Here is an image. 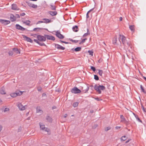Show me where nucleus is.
Here are the masks:
<instances>
[{
	"mask_svg": "<svg viewBox=\"0 0 146 146\" xmlns=\"http://www.w3.org/2000/svg\"><path fill=\"white\" fill-rule=\"evenodd\" d=\"M119 40H121L124 46V48L125 50L127 49L129 52H130L131 49V42L129 38L127 39L123 35H119Z\"/></svg>",
	"mask_w": 146,
	"mask_h": 146,
	"instance_id": "f257e3e1",
	"label": "nucleus"
},
{
	"mask_svg": "<svg viewBox=\"0 0 146 146\" xmlns=\"http://www.w3.org/2000/svg\"><path fill=\"white\" fill-rule=\"evenodd\" d=\"M37 39H34V41L35 42L39 44L40 46H46V45L43 42H43L46 41V37L44 36L39 35L36 36Z\"/></svg>",
	"mask_w": 146,
	"mask_h": 146,
	"instance_id": "f03ea898",
	"label": "nucleus"
},
{
	"mask_svg": "<svg viewBox=\"0 0 146 146\" xmlns=\"http://www.w3.org/2000/svg\"><path fill=\"white\" fill-rule=\"evenodd\" d=\"M94 88L98 94H100L102 92L101 90H104L105 89V87L104 86L98 84L95 85Z\"/></svg>",
	"mask_w": 146,
	"mask_h": 146,
	"instance_id": "7ed1b4c3",
	"label": "nucleus"
},
{
	"mask_svg": "<svg viewBox=\"0 0 146 146\" xmlns=\"http://www.w3.org/2000/svg\"><path fill=\"white\" fill-rule=\"evenodd\" d=\"M39 125L40 126V128L42 130H44L45 131L48 132L49 131V129L47 127H45V125L41 123H39Z\"/></svg>",
	"mask_w": 146,
	"mask_h": 146,
	"instance_id": "20e7f679",
	"label": "nucleus"
},
{
	"mask_svg": "<svg viewBox=\"0 0 146 146\" xmlns=\"http://www.w3.org/2000/svg\"><path fill=\"white\" fill-rule=\"evenodd\" d=\"M17 106L19 110L21 111H23L25 110L26 108V107H27L26 106H23L20 103H17Z\"/></svg>",
	"mask_w": 146,
	"mask_h": 146,
	"instance_id": "39448f33",
	"label": "nucleus"
},
{
	"mask_svg": "<svg viewBox=\"0 0 146 146\" xmlns=\"http://www.w3.org/2000/svg\"><path fill=\"white\" fill-rule=\"evenodd\" d=\"M120 118L121 119L120 121V122L125 123L126 125H129V123L128 121L126 120L123 115H120Z\"/></svg>",
	"mask_w": 146,
	"mask_h": 146,
	"instance_id": "423d86ee",
	"label": "nucleus"
},
{
	"mask_svg": "<svg viewBox=\"0 0 146 146\" xmlns=\"http://www.w3.org/2000/svg\"><path fill=\"white\" fill-rule=\"evenodd\" d=\"M71 92L74 94H78L81 92V90L76 87H74L72 89Z\"/></svg>",
	"mask_w": 146,
	"mask_h": 146,
	"instance_id": "0eeeda50",
	"label": "nucleus"
},
{
	"mask_svg": "<svg viewBox=\"0 0 146 146\" xmlns=\"http://www.w3.org/2000/svg\"><path fill=\"white\" fill-rule=\"evenodd\" d=\"M0 23L4 25H6L9 24L10 21L6 20L0 19Z\"/></svg>",
	"mask_w": 146,
	"mask_h": 146,
	"instance_id": "6e6552de",
	"label": "nucleus"
},
{
	"mask_svg": "<svg viewBox=\"0 0 146 146\" xmlns=\"http://www.w3.org/2000/svg\"><path fill=\"white\" fill-rule=\"evenodd\" d=\"M23 92L19 91L18 92L16 93H12L11 94V96L12 97L14 98L16 97L17 96H20L21 95L23 94Z\"/></svg>",
	"mask_w": 146,
	"mask_h": 146,
	"instance_id": "1a4fd4ad",
	"label": "nucleus"
},
{
	"mask_svg": "<svg viewBox=\"0 0 146 146\" xmlns=\"http://www.w3.org/2000/svg\"><path fill=\"white\" fill-rule=\"evenodd\" d=\"M56 35L57 37L60 39H62L64 37L63 35L61 34L58 31H56Z\"/></svg>",
	"mask_w": 146,
	"mask_h": 146,
	"instance_id": "9d476101",
	"label": "nucleus"
},
{
	"mask_svg": "<svg viewBox=\"0 0 146 146\" xmlns=\"http://www.w3.org/2000/svg\"><path fill=\"white\" fill-rule=\"evenodd\" d=\"M44 36L46 37V39L47 38L48 40H55V38L53 36L46 34L44 35Z\"/></svg>",
	"mask_w": 146,
	"mask_h": 146,
	"instance_id": "9b49d317",
	"label": "nucleus"
},
{
	"mask_svg": "<svg viewBox=\"0 0 146 146\" xmlns=\"http://www.w3.org/2000/svg\"><path fill=\"white\" fill-rule=\"evenodd\" d=\"M22 36L23 38L25 40L31 43H33V40L31 38L24 35H23Z\"/></svg>",
	"mask_w": 146,
	"mask_h": 146,
	"instance_id": "f8f14e48",
	"label": "nucleus"
},
{
	"mask_svg": "<svg viewBox=\"0 0 146 146\" xmlns=\"http://www.w3.org/2000/svg\"><path fill=\"white\" fill-rule=\"evenodd\" d=\"M55 47L59 50H64L65 49V48L58 44H55Z\"/></svg>",
	"mask_w": 146,
	"mask_h": 146,
	"instance_id": "ddd939ff",
	"label": "nucleus"
},
{
	"mask_svg": "<svg viewBox=\"0 0 146 146\" xmlns=\"http://www.w3.org/2000/svg\"><path fill=\"white\" fill-rule=\"evenodd\" d=\"M15 27L18 30H21L22 31H24L25 30V28L23 27H22V26L18 24L16 25Z\"/></svg>",
	"mask_w": 146,
	"mask_h": 146,
	"instance_id": "4468645a",
	"label": "nucleus"
},
{
	"mask_svg": "<svg viewBox=\"0 0 146 146\" xmlns=\"http://www.w3.org/2000/svg\"><path fill=\"white\" fill-rule=\"evenodd\" d=\"M0 92L1 94H5L6 93L5 91V88L3 86L1 88L0 90Z\"/></svg>",
	"mask_w": 146,
	"mask_h": 146,
	"instance_id": "2eb2a0df",
	"label": "nucleus"
},
{
	"mask_svg": "<svg viewBox=\"0 0 146 146\" xmlns=\"http://www.w3.org/2000/svg\"><path fill=\"white\" fill-rule=\"evenodd\" d=\"M36 112L38 113L42 114L43 113V111L40 109V106H38L36 108Z\"/></svg>",
	"mask_w": 146,
	"mask_h": 146,
	"instance_id": "dca6fc26",
	"label": "nucleus"
},
{
	"mask_svg": "<svg viewBox=\"0 0 146 146\" xmlns=\"http://www.w3.org/2000/svg\"><path fill=\"white\" fill-rule=\"evenodd\" d=\"M12 9L14 10H19V8L17 7L16 5L13 4L12 5Z\"/></svg>",
	"mask_w": 146,
	"mask_h": 146,
	"instance_id": "f3484780",
	"label": "nucleus"
},
{
	"mask_svg": "<svg viewBox=\"0 0 146 146\" xmlns=\"http://www.w3.org/2000/svg\"><path fill=\"white\" fill-rule=\"evenodd\" d=\"M42 19L44 21H43V23H50L51 22L50 20H49L48 19L44 18Z\"/></svg>",
	"mask_w": 146,
	"mask_h": 146,
	"instance_id": "a211bd4d",
	"label": "nucleus"
},
{
	"mask_svg": "<svg viewBox=\"0 0 146 146\" xmlns=\"http://www.w3.org/2000/svg\"><path fill=\"white\" fill-rule=\"evenodd\" d=\"M13 53H16V54H20V52L18 49L16 48L13 49Z\"/></svg>",
	"mask_w": 146,
	"mask_h": 146,
	"instance_id": "6ab92c4d",
	"label": "nucleus"
},
{
	"mask_svg": "<svg viewBox=\"0 0 146 146\" xmlns=\"http://www.w3.org/2000/svg\"><path fill=\"white\" fill-rule=\"evenodd\" d=\"M10 19L12 22L15 21L16 20V17L13 15H11L10 17Z\"/></svg>",
	"mask_w": 146,
	"mask_h": 146,
	"instance_id": "aec40b11",
	"label": "nucleus"
},
{
	"mask_svg": "<svg viewBox=\"0 0 146 146\" xmlns=\"http://www.w3.org/2000/svg\"><path fill=\"white\" fill-rule=\"evenodd\" d=\"M48 13L49 14H50L51 15L54 16L56 15L57 14V12L56 11H49L48 12Z\"/></svg>",
	"mask_w": 146,
	"mask_h": 146,
	"instance_id": "412c9836",
	"label": "nucleus"
},
{
	"mask_svg": "<svg viewBox=\"0 0 146 146\" xmlns=\"http://www.w3.org/2000/svg\"><path fill=\"white\" fill-rule=\"evenodd\" d=\"M73 30L75 32H77L78 31V27L77 25H75L72 27Z\"/></svg>",
	"mask_w": 146,
	"mask_h": 146,
	"instance_id": "4be33fe9",
	"label": "nucleus"
},
{
	"mask_svg": "<svg viewBox=\"0 0 146 146\" xmlns=\"http://www.w3.org/2000/svg\"><path fill=\"white\" fill-rule=\"evenodd\" d=\"M28 5H29V7H32L33 8H36L38 7L37 5H35L33 4L30 3V4H29Z\"/></svg>",
	"mask_w": 146,
	"mask_h": 146,
	"instance_id": "5701e85b",
	"label": "nucleus"
},
{
	"mask_svg": "<svg viewBox=\"0 0 146 146\" xmlns=\"http://www.w3.org/2000/svg\"><path fill=\"white\" fill-rule=\"evenodd\" d=\"M46 119L48 121L50 122H51L52 121V118L49 116H46Z\"/></svg>",
	"mask_w": 146,
	"mask_h": 146,
	"instance_id": "b1692460",
	"label": "nucleus"
},
{
	"mask_svg": "<svg viewBox=\"0 0 146 146\" xmlns=\"http://www.w3.org/2000/svg\"><path fill=\"white\" fill-rule=\"evenodd\" d=\"M43 29L40 28H36L33 29V31L36 32H38L40 30Z\"/></svg>",
	"mask_w": 146,
	"mask_h": 146,
	"instance_id": "393cba45",
	"label": "nucleus"
},
{
	"mask_svg": "<svg viewBox=\"0 0 146 146\" xmlns=\"http://www.w3.org/2000/svg\"><path fill=\"white\" fill-rule=\"evenodd\" d=\"M134 115L135 116V118H136V119L137 120V121L141 123H142V121L139 118V117L137 115H136L135 113H133Z\"/></svg>",
	"mask_w": 146,
	"mask_h": 146,
	"instance_id": "a878e982",
	"label": "nucleus"
},
{
	"mask_svg": "<svg viewBox=\"0 0 146 146\" xmlns=\"http://www.w3.org/2000/svg\"><path fill=\"white\" fill-rule=\"evenodd\" d=\"M23 23H24L26 25L28 26L30 25V23H31V21L29 20H26L24 21H23Z\"/></svg>",
	"mask_w": 146,
	"mask_h": 146,
	"instance_id": "bb28decb",
	"label": "nucleus"
},
{
	"mask_svg": "<svg viewBox=\"0 0 146 146\" xmlns=\"http://www.w3.org/2000/svg\"><path fill=\"white\" fill-rule=\"evenodd\" d=\"M50 8L52 10H55L56 9V6L52 4L50 5Z\"/></svg>",
	"mask_w": 146,
	"mask_h": 146,
	"instance_id": "cd10ccee",
	"label": "nucleus"
},
{
	"mask_svg": "<svg viewBox=\"0 0 146 146\" xmlns=\"http://www.w3.org/2000/svg\"><path fill=\"white\" fill-rule=\"evenodd\" d=\"M129 28L132 31L134 32L135 31L134 26V25H131L129 26Z\"/></svg>",
	"mask_w": 146,
	"mask_h": 146,
	"instance_id": "c85d7f7f",
	"label": "nucleus"
},
{
	"mask_svg": "<svg viewBox=\"0 0 146 146\" xmlns=\"http://www.w3.org/2000/svg\"><path fill=\"white\" fill-rule=\"evenodd\" d=\"M81 47H77L75 48L74 50L76 52H78L81 50Z\"/></svg>",
	"mask_w": 146,
	"mask_h": 146,
	"instance_id": "c756f323",
	"label": "nucleus"
},
{
	"mask_svg": "<svg viewBox=\"0 0 146 146\" xmlns=\"http://www.w3.org/2000/svg\"><path fill=\"white\" fill-rule=\"evenodd\" d=\"M127 137L126 136H123L121 138V141H124L125 140L127 139Z\"/></svg>",
	"mask_w": 146,
	"mask_h": 146,
	"instance_id": "7c9ffc66",
	"label": "nucleus"
},
{
	"mask_svg": "<svg viewBox=\"0 0 146 146\" xmlns=\"http://www.w3.org/2000/svg\"><path fill=\"white\" fill-rule=\"evenodd\" d=\"M117 42V38L116 37H115L113 40V43L114 44L116 43Z\"/></svg>",
	"mask_w": 146,
	"mask_h": 146,
	"instance_id": "2f4dec72",
	"label": "nucleus"
},
{
	"mask_svg": "<svg viewBox=\"0 0 146 146\" xmlns=\"http://www.w3.org/2000/svg\"><path fill=\"white\" fill-rule=\"evenodd\" d=\"M78 104V102H74L73 104V106L74 107H76Z\"/></svg>",
	"mask_w": 146,
	"mask_h": 146,
	"instance_id": "473e14b6",
	"label": "nucleus"
},
{
	"mask_svg": "<svg viewBox=\"0 0 146 146\" xmlns=\"http://www.w3.org/2000/svg\"><path fill=\"white\" fill-rule=\"evenodd\" d=\"M140 88H141V89L142 90V92L144 93H146V92L145 90H144L143 87V86H142V85H141L140 86Z\"/></svg>",
	"mask_w": 146,
	"mask_h": 146,
	"instance_id": "72a5a7b5",
	"label": "nucleus"
},
{
	"mask_svg": "<svg viewBox=\"0 0 146 146\" xmlns=\"http://www.w3.org/2000/svg\"><path fill=\"white\" fill-rule=\"evenodd\" d=\"M13 50H10L8 52V54L10 56H12L13 54Z\"/></svg>",
	"mask_w": 146,
	"mask_h": 146,
	"instance_id": "f704fd0d",
	"label": "nucleus"
},
{
	"mask_svg": "<svg viewBox=\"0 0 146 146\" xmlns=\"http://www.w3.org/2000/svg\"><path fill=\"white\" fill-rule=\"evenodd\" d=\"M69 39L70 41H71L72 42L75 43H77L78 41V40H72V39Z\"/></svg>",
	"mask_w": 146,
	"mask_h": 146,
	"instance_id": "c9c22d12",
	"label": "nucleus"
},
{
	"mask_svg": "<svg viewBox=\"0 0 146 146\" xmlns=\"http://www.w3.org/2000/svg\"><path fill=\"white\" fill-rule=\"evenodd\" d=\"M141 108L142 109L143 111L145 112H146V109L144 107L142 104H141Z\"/></svg>",
	"mask_w": 146,
	"mask_h": 146,
	"instance_id": "e433bc0d",
	"label": "nucleus"
},
{
	"mask_svg": "<svg viewBox=\"0 0 146 146\" xmlns=\"http://www.w3.org/2000/svg\"><path fill=\"white\" fill-rule=\"evenodd\" d=\"M94 79L96 80H99V77H98V76L97 75H94Z\"/></svg>",
	"mask_w": 146,
	"mask_h": 146,
	"instance_id": "4c0bfd02",
	"label": "nucleus"
},
{
	"mask_svg": "<svg viewBox=\"0 0 146 146\" xmlns=\"http://www.w3.org/2000/svg\"><path fill=\"white\" fill-rule=\"evenodd\" d=\"M98 71V73H103L104 72L103 70L99 69H96V72H97Z\"/></svg>",
	"mask_w": 146,
	"mask_h": 146,
	"instance_id": "58836bf2",
	"label": "nucleus"
},
{
	"mask_svg": "<svg viewBox=\"0 0 146 146\" xmlns=\"http://www.w3.org/2000/svg\"><path fill=\"white\" fill-rule=\"evenodd\" d=\"M88 52L89 53V54L91 56H93V52L91 50H89L88 51Z\"/></svg>",
	"mask_w": 146,
	"mask_h": 146,
	"instance_id": "ea45409f",
	"label": "nucleus"
},
{
	"mask_svg": "<svg viewBox=\"0 0 146 146\" xmlns=\"http://www.w3.org/2000/svg\"><path fill=\"white\" fill-rule=\"evenodd\" d=\"M91 69H92L94 72H95L96 70V68L95 67H94L91 66Z\"/></svg>",
	"mask_w": 146,
	"mask_h": 146,
	"instance_id": "a19ab883",
	"label": "nucleus"
},
{
	"mask_svg": "<svg viewBox=\"0 0 146 146\" xmlns=\"http://www.w3.org/2000/svg\"><path fill=\"white\" fill-rule=\"evenodd\" d=\"M111 129V128L110 127H108L105 129V130L106 131H107Z\"/></svg>",
	"mask_w": 146,
	"mask_h": 146,
	"instance_id": "79ce46f5",
	"label": "nucleus"
},
{
	"mask_svg": "<svg viewBox=\"0 0 146 146\" xmlns=\"http://www.w3.org/2000/svg\"><path fill=\"white\" fill-rule=\"evenodd\" d=\"M89 87H87L86 89V90H85V91H84V93H86L87 92L89 89Z\"/></svg>",
	"mask_w": 146,
	"mask_h": 146,
	"instance_id": "37998d69",
	"label": "nucleus"
},
{
	"mask_svg": "<svg viewBox=\"0 0 146 146\" xmlns=\"http://www.w3.org/2000/svg\"><path fill=\"white\" fill-rule=\"evenodd\" d=\"M43 23V21H38L36 23V24H38L40 23Z\"/></svg>",
	"mask_w": 146,
	"mask_h": 146,
	"instance_id": "c03bdc74",
	"label": "nucleus"
},
{
	"mask_svg": "<svg viewBox=\"0 0 146 146\" xmlns=\"http://www.w3.org/2000/svg\"><path fill=\"white\" fill-rule=\"evenodd\" d=\"M87 40V38H85L83 39L82 40V41H81L83 43L85 42V40Z\"/></svg>",
	"mask_w": 146,
	"mask_h": 146,
	"instance_id": "a18cd8bd",
	"label": "nucleus"
},
{
	"mask_svg": "<svg viewBox=\"0 0 146 146\" xmlns=\"http://www.w3.org/2000/svg\"><path fill=\"white\" fill-rule=\"evenodd\" d=\"M60 41L63 43H65L66 44H68L69 43V42H66L63 41H62L61 40H60Z\"/></svg>",
	"mask_w": 146,
	"mask_h": 146,
	"instance_id": "49530a36",
	"label": "nucleus"
},
{
	"mask_svg": "<svg viewBox=\"0 0 146 146\" xmlns=\"http://www.w3.org/2000/svg\"><path fill=\"white\" fill-rule=\"evenodd\" d=\"M9 110V109L7 108H5L4 110V112L7 111Z\"/></svg>",
	"mask_w": 146,
	"mask_h": 146,
	"instance_id": "de8ad7c7",
	"label": "nucleus"
},
{
	"mask_svg": "<svg viewBox=\"0 0 146 146\" xmlns=\"http://www.w3.org/2000/svg\"><path fill=\"white\" fill-rule=\"evenodd\" d=\"M94 99L96 100H97L98 101H100V100H102V99H100L99 98H98V97L94 98Z\"/></svg>",
	"mask_w": 146,
	"mask_h": 146,
	"instance_id": "09e8293b",
	"label": "nucleus"
},
{
	"mask_svg": "<svg viewBox=\"0 0 146 146\" xmlns=\"http://www.w3.org/2000/svg\"><path fill=\"white\" fill-rule=\"evenodd\" d=\"M25 15V14L24 13H22L20 14V16H23Z\"/></svg>",
	"mask_w": 146,
	"mask_h": 146,
	"instance_id": "8fccbe9b",
	"label": "nucleus"
},
{
	"mask_svg": "<svg viewBox=\"0 0 146 146\" xmlns=\"http://www.w3.org/2000/svg\"><path fill=\"white\" fill-rule=\"evenodd\" d=\"M88 35H89V34H88V33H85L83 36V37H85V36H87Z\"/></svg>",
	"mask_w": 146,
	"mask_h": 146,
	"instance_id": "3c124183",
	"label": "nucleus"
},
{
	"mask_svg": "<svg viewBox=\"0 0 146 146\" xmlns=\"http://www.w3.org/2000/svg\"><path fill=\"white\" fill-rule=\"evenodd\" d=\"M38 91L40 92L42 90V88L41 87H39L38 88Z\"/></svg>",
	"mask_w": 146,
	"mask_h": 146,
	"instance_id": "603ef678",
	"label": "nucleus"
},
{
	"mask_svg": "<svg viewBox=\"0 0 146 146\" xmlns=\"http://www.w3.org/2000/svg\"><path fill=\"white\" fill-rule=\"evenodd\" d=\"M31 35L32 36H33L34 37H36V36L37 35L36 34H31Z\"/></svg>",
	"mask_w": 146,
	"mask_h": 146,
	"instance_id": "864d4df0",
	"label": "nucleus"
},
{
	"mask_svg": "<svg viewBox=\"0 0 146 146\" xmlns=\"http://www.w3.org/2000/svg\"><path fill=\"white\" fill-rule=\"evenodd\" d=\"M16 16L17 18H19L20 17L19 15L18 14H16Z\"/></svg>",
	"mask_w": 146,
	"mask_h": 146,
	"instance_id": "5fc2aeb1",
	"label": "nucleus"
},
{
	"mask_svg": "<svg viewBox=\"0 0 146 146\" xmlns=\"http://www.w3.org/2000/svg\"><path fill=\"white\" fill-rule=\"evenodd\" d=\"M89 13L88 12H87V14H86V18H88L89 17Z\"/></svg>",
	"mask_w": 146,
	"mask_h": 146,
	"instance_id": "6e6d98bb",
	"label": "nucleus"
},
{
	"mask_svg": "<svg viewBox=\"0 0 146 146\" xmlns=\"http://www.w3.org/2000/svg\"><path fill=\"white\" fill-rule=\"evenodd\" d=\"M120 127L116 126L115 127V129H120Z\"/></svg>",
	"mask_w": 146,
	"mask_h": 146,
	"instance_id": "4d7b16f0",
	"label": "nucleus"
},
{
	"mask_svg": "<svg viewBox=\"0 0 146 146\" xmlns=\"http://www.w3.org/2000/svg\"><path fill=\"white\" fill-rule=\"evenodd\" d=\"M87 33H88V34H89V35H90V31H89V30L88 29H87Z\"/></svg>",
	"mask_w": 146,
	"mask_h": 146,
	"instance_id": "13d9d810",
	"label": "nucleus"
},
{
	"mask_svg": "<svg viewBox=\"0 0 146 146\" xmlns=\"http://www.w3.org/2000/svg\"><path fill=\"white\" fill-rule=\"evenodd\" d=\"M3 128V127L1 125H0V132L1 131V130Z\"/></svg>",
	"mask_w": 146,
	"mask_h": 146,
	"instance_id": "bf43d9fd",
	"label": "nucleus"
},
{
	"mask_svg": "<svg viewBox=\"0 0 146 146\" xmlns=\"http://www.w3.org/2000/svg\"><path fill=\"white\" fill-rule=\"evenodd\" d=\"M94 8L92 9H91L89 11H88V13L94 10Z\"/></svg>",
	"mask_w": 146,
	"mask_h": 146,
	"instance_id": "052dcab7",
	"label": "nucleus"
},
{
	"mask_svg": "<svg viewBox=\"0 0 146 146\" xmlns=\"http://www.w3.org/2000/svg\"><path fill=\"white\" fill-rule=\"evenodd\" d=\"M102 61V59H100L98 60V62L99 63H100V62H101Z\"/></svg>",
	"mask_w": 146,
	"mask_h": 146,
	"instance_id": "680f3d73",
	"label": "nucleus"
},
{
	"mask_svg": "<svg viewBox=\"0 0 146 146\" xmlns=\"http://www.w3.org/2000/svg\"><path fill=\"white\" fill-rule=\"evenodd\" d=\"M131 140V139H128L127 141L126 142H125V143H128L129 141H130Z\"/></svg>",
	"mask_w": 146,
	"mask_h": 146,
	"instance_id": "e2e57ef3",
	"label": "nucleus"
},
{
	"mask_svg": "<svg viewBox=\"0 0 146 146\" xmlns=\"http://www.w3.org/2000/svg\"><path fill=\"white\" fill-rule=\"evenodd\" d=\"M122 20V18L121 17L119 18V21H121Z\"/></svg>",
	"mask_w": 146,
	"mask_h": 146,
	"instance_id": "0e129e2a",
	"label": "nucleus"
},
{
	"mask_svg": "<svg viewBox=\"0 0 146 146\" xmlns=\"http://www.w3.org/2000/svg\"><path fill=\"white\" fill-rule=\"evenodd\" d=\"M67 116V114H65L64 115V117L65 118Z\"/></svg>",
	"mask_w": 146,
	"mask_h": 146,
	"instance_id": "69168bd1",
	"label": "nucleus"
},
{
	"mask_svg": "<svg viewBox=\"0 0 146 146\" xmlns=\"http://www.w3.org/2000/svg\"><path fill=\"white\" fill-rule=\"evenodd\" d=\"M56 108V107L54 106H53L52 107V109H55Z\"/></svg>",
	"mask_w": 146,
	"mask_h": 146,
	"instance_id": "338daca9",
	"label": "nucleus"
},
{
	"mask_svg": "<svg viewBox=\"0 0 146 146\" xmlns=\"http://www.w3.org/2000/svg\"><path fill=\"white\" fill-rule=\"evenodd\" d=\"M143 78L146 81V77H143Z\"/></svg>",
	"mask_w": 146,
	"mask_h": 146,
	"instance_id": "774afa93",
	"label": "nucleus"
}]
</instances>
